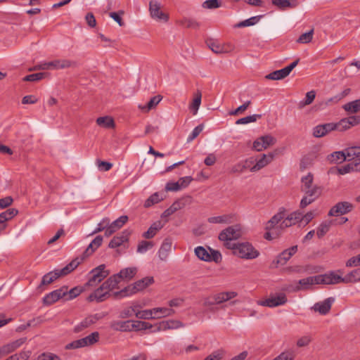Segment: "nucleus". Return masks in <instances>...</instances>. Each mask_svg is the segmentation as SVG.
Segmentation results:
<instances>
[{"instance_id":"obj_1","label":"nucleus","mask_w":360,"mask_h":360,"mask_svg":"<svg viewBox=\"0 0 360 360\" xmlns=\"http://www.w3.org/2000/svg\"><path fill=\"white\" fill-rule=\"evenodd\" d=\"M80 263L81 260L75 258L62 269H56L53 271L49 272L43 276L40 285L51 284L59 277L68 275L75 269Z\"/></svg>"},{"instance_id":"obj_2","label":"nucleus","mask_w":360,"mask_h":360,"mask_svg":"<svg viewBox=\"0 0 360 360\" xmlns=\"http://www.w3.org/2000/svg\"><path fill=\"white\" fill-rule=\"evenodd\" d=\"M154 283V278L152 276H147L140 279L133 284L129 285L120 291L114 293L115 297H126L136 294L142 291Z\"/></svg>"},{"instance_id":"obj_3","label":"nucleus","mask_w":360,"mask_h":360,"mask_svg":"<svg viewBox=\"0 0 360 360\" xmlns=\"http://www.w3.org/2000/svg\"><path fill=\"white\" fill-rule=\"evenodd\" d=\"M234 255L245 259H253L259 255V252L249 242L238 243Z\"/></svg>"},{"instance_id":"obj_4","label":"nucleus","mask_w":360,"mask_h":360,"mask_svg":"<svg viewBox=\"0 0 360 360\" xmlns=\"http://www.w3.org/2000/svg\"><path fill=\"white\" fill-rule=\"evenodd\" d=\"M77 63L69 60H54L48 63H41L37 65L30 70H59L70 67H75Z\"/></svg>"},{"instance_id":"obj_5","label":"nucleus","mask_w":360,"mask_h":360,"mask_svg":"<svg viewBox=\"0 0 360 360\" xmlns=\"http://www.w3.org/2000/svg\"><path fill=\"white\" fill-rule=\"evenodd\" d=\"M314 176L313 174L309 173L307 175L302 177L301 179V190L309 196H320L321 194L322 189L320 186L314 184Z\"/></svg>"},{"instance_id":"obj_6","label":"nucleus","mask_w":360,"mask_h":360,"mask_svg":"<svg viewBox=\"0 0 360 360\" xmlns=\"http://www.w3.org/2000/svg\"><path fill=\"white\" fill-rule=\"evenodd\" d=\"M89 274L91 277L85 286L95 287L110 274V271L105 269V264H101L92 269Z\"/></svg>"},{"instance_id":"obj_7","label":"nucleus","mask_w":360,"mask_h":360,"mask_svg":"<svg viewBox=\"0 0 360 360\" xmlns=\"http://www.w3.org/2000/svg\"><path fill=\"white\" fill-rule=\"evenodd\" d=\"M98 340L99 333L98 332H94L85 338L75 340L68 344L65 346V349H72L90 346L97 342Z\"/></svg>"},{"instance_id":"obj_8","label":"nucleus","mask_w":360,"mask_h":360,"mask_svg":"<svg viewBox=\"0 0 360 360\" xmlns=\"http://www.w3.org/2000/svg\"><path fill=\"white\" fill-rule=\"evenodd\" d=\"M243 235L240 225L236 224L227 227L219 234L220 240H234L240 238Z\"/></svg>"},{"instance_id":"obj_9","label":"nucleus","mask_w":360,"mask_h":360,"mask_svg":"<svg viewBox=\"0 0 360 360\" xmlns=\"http://www.w3.org/2000/svg\"><path fill=\"white\" fill-rule=\"evenodd\" d=\"M299 59L290 63L283 69L275 70L265 76L266 79L280 80L288 77L291 71L297 65Z\"/></svg>"},{"instance_id":"obj_10","label":"nucleus","mask_w":360,"mask_h":360,"mask_svg":"<svg viewBox=\"0 0 360 360\" xmlns=\"http://www.w3.org/2000/svg\"><path fill=\"white\" fill-rule=\"evenodd\" d=\"M149 11L152 18L158 21L167 22L169 16L161 11V4L156 0L149 2Z\"/></svg>"},{"instance_id":"obj_11","label":"nucleus","mask_w":360,"mask_h":360,"mask_svg":"<svg viewBox=\"0 0 360 360\" xmlns=\"http://www.w3.org/2000/svg\"><path fill=\"white\" fill-rule=\"evenodd\" d=\"M276 142V138L271 135L262 136L253 142L252 148L255 150L260 152L268 148L269 146H274Z\"/></svg>"},{"instance_id":"obj_12","label":"nucleus","mask_w":360,"mask_h":360,"mask_svg":"<svg viewBox=\"0 0 360 360\" xmlns=\"http://www.w3.org/2000/svg\"><path fill=\"white\" fill-rule=\"evenodd\" d=\"M318 278L319 284L335 285L344 283V278L333 271L325 274L318 275Z\"/></svg>"},{"instance_id":"obj_13","label":"nucleus","mask_w":360,"mask_h":360,"mask_svg":"<svg viewBox=\"0 0 360 360\" xmlns=\"http://www.w3.org/2000/svg\"><path fill=\"white\" fill-rule=\"evenodd\" d=\"M68 294V288L64 286L46 295L43 298L45 305H51Z\"/></svg>"},{"instance_id":"obj_14","label":"nucleus","mask_w":360,"mask_h":360,"mask_svg":"<svg viewBox=\"0 0 360 360\" xmlns=\"http://www.w3.org/2000/svg\"><path fill=\"white\" fill-rule=\"evenodd\" d=\"M287 301L286 295L284 293H279L274 296H271L265 300L259 301L258 304L268 307H276L285 304Z\"/></svg>"},{"instance_id":"obj_15","label":"nucleus","mask_w":360,"mask_h":360,"mask_svg":"<svg viewBox=\"0 0 360 360\" xmlns=\"http://www.w3.org/2000/svg\"><path fill=\"white\" fill-rule=\"evenodd\" d=\"M354 205L347 201L340 202L331 207L328 212V216H340L351 212Z\"/></svg>"},{"instance_id":"obj_16","label":"nucleus","mask_w":360,"mask_h":360,"mask_svg":"<svg viewBox=\"0 0 360 360\" xmlns=\"http://www.w3.org/2000/svg\"><path fill=\"white\" fill-rule=\"evenodd\" d=\"M26 341V338H20L18 340L11 342L0 347V358L3 356L7 355L18 348H19Z\"/></svg>"},{"instance_id":"obj_17","label":"nucleus","mask_w":360,"mask_h":360,"mask_svg":"<svg viewBox=\"0 0 360 360\" xmlns=\"http://www.w3.org/2000/svg\"><path fill=\"white\" fill-rule=\"evenodd\" d=\"M102 316L100 314L90 315L86 317L82 321L75 327V332L79 333L85 328L90 327L91 325L96 323Z\"/></svg>"},{"instance_id":"obj_18","label":"nucleus","mask_w":360,"mask_h":360,"mask_svg":"<svg viewBox=\"0 0 360 360\" xmlns=\"http://www.w3.org/2000/svg\"><path fill=\"white\" fill-rule=\"evenodd\" d=\"M102 242L103 237L101 236H96L83 252L82 257H77L79 260H81L82 262L85 258L91 255L101 245Z\"/></svg>"},{"instance_id":"obj_19","label":"nucleus","mask_w":360,"mask_h":360,"mask_svg":"<svg viewBox=\"0 0 360 360\" xmlns=\"http://www.w3.org/2000/svg\"><path fill=\"white\" fill-rule=\"evenodd\" d=\"M334 300L335 299L333 297H328L323 300V302L316 303L312 307V309L315 311H318L321 314L325 315L330 311L332 304L334 302Z\"/></svg>"},{"instance_id":"obj_20","label":"nucleus","mask_w":360,"mask_h":360,"mask_svg":"<svg viewBox=\"0 0 360 360\" xmlns=\"http://www.w3.org/2000/svg\"><path fill=\"white\" fill-rule=\"evenodd\" d=\"M333 127V122L317 125L313 129V136L316 138L323 137L329 132L334 131Z\"/></svg>"},{"instance_id":"obj_21","label":"nucleus","mask_w":360,"mask_h":360,"mask_svg":"<svg viewBox=\"0 0 360 360\" xmlns=\"http://www.w3.org/2000/svg\"><path fill=\"white\" fill-rule=\"evenodd\" d=\"M172 240L170 238H166L158 250V257L160 260H167L169 256V253L172 250Z\"/></svg>"},{"instance_id":"obj_22","label":"nucleus","mask_w":360,"mask_h":360,"mask_svg":"<svg viewBox=\"0 0 360 360\" xmlns=\"http://www.w3.org/2000/svg\"><path fill=\"white\" fill-rule=\"evenodd\" d=\"M297 251V246L294 245L291 248L283 250L277 257L276 264L284 265L290 259V257Z\"/></svg>"},{"instance_id":"obj_23","label":"nucleus","mask_w":360,"mask_h":360,"mask_svg":"<svg viewBox=\"0 0 360 360\" xmlns=\"http://www.w3.org/2000/svg\"><path fill=\"white\" fill-rule=\"evenodd\" d=\"M274 158V154L272 153H269L268 155L263 154L262 158L256 162V163L251 168L252 172H255L261 169L264 168L265 166L269 165Z\"/></svg>"},{"instance_id":"obj_24","label":"nucleus","mask_w":360,"mask_h":360,"mask_svg":"<svg viewBox=\"0 0 360 360\" xmlns=\"http://www.w3.org/2000/svg\"><path fill=\"white\" fill-rule=\"evenodd\" d=\"M138 269L136 266L127 267L122 269L116 274L120 281H129L131 280L137 274Z\"/></svg>"},{"instance_id":"obj_25","label":"nucleus","mask_w":360,"mask_h":360,"mask_svg":"<svg viewBox=\"0 0 360 360\" xmlns=\"http://www.w3.org/2000/svg\"><path fill=\"white\" fill-rule=\"evenodd\" d=\"M299 285H297L294 290L298 291L302 289L307 290L314 284H319L318 275L314 276H309L303 279H300L298 282Z\"/></svg>"},{"instance_id":"obj_26","label":"nucleus","mask_w":360,"mask_h":360,"mask_svg":"<svg viewBox=\"0 0 360 360\" xmlns=\"http://www.w3.org/2000/svg\"><path fill=\"white\" fill-rule=\"evenodd\" d=\"M109 292L100 286L94 292L89 295L87 300L89 302L96 301L97 302H103L105 300Z\"/></svg>"},{"instance_id":"obj_27","label":"nucleus","mask_w":360,"mask_h":360,"mask_svg":"<svg viewBox=\"0 0 360 360\" xmlns=\"http://www.w3.org/2000/svg\"><path fill=\"white\" fill-rule=\"evenodd\" d=\"M164 224L161 221H156L149 227L147 231L144 232L142 236L144 238L150 239L153 238L157 233L162 229Z\"/></svg>"},{"instance_id":"obj_28","label":"nucleus","mask_w":360,"mask_h":360,"mask_svg":"<svg viewBox=\"0 0 360 360\" xmlns=\"http://www.w3.org/2000/svg\"><path fill=\"white\" fill-rule=\"evenodd\" d=\"M129 235V233L127 231H124L122 232L119 236L113 237V238L109 243V248H115L120 246L128 240Z\"/></svg>"},{"instance_id":"obj_29","label":"nucleus","mask_w":360,"mask_h":360,"mask_svg":"<svg viewBox=\"0 0 360 360\" xmlns=\"http://www.w3.org/2000/svg\"><path fill=\"white\" fill-rule=\"evenodd\" d=\"M214 295V299L217 304H220L224 302L229 301L238 295L234 291L221 292Z\"/></svg>"},{"instance_id":"obj_30","label":"nucleus","mask_w":360,"mask_h":360,"mask_svg":"<svg viewBox=\"0 0 360 360\" xmlns=\"http://www.w3.org/2000/svg\"><path fill=\"white\" fill-rule=\"evenodd\" d=\"M175 314V311L172 308L156 307L153 308V318L155 319H162L167 316H172Z\"/></svg>"},{"instance_id":"obj_31","label":"nucleus","mask_w":360,"mask_h":360,"mask_svg":"<svg viewBox=\"0 0 360 360\" xmlns=\"http://www.w3.org/2000/svg\"><path fill=\"white\" fill-rule=\"evenodd\" d=\"M285 214L284 212L281 211L273 216L271 219L266 223V229H275L278 230V224L284 219Z\"/></svg>"},{"instance_id":"obj_32","label":"nucleus","mask_w":360,"mask_h":360,"mask_svg":"<svg viewBox=\"0 0 360 360\" xmlns=\"http://www.w3.org/2000/svg\"><path fill=\"white\" fill-rule=\"evenodd\" d=\"M162 96H155L150 99L147 105H139V108L143 112H148L150 110L155 108L158 105V103L162 101Z\"/></svg>"},{"instance_id":"obj_33","label":"nucleus","mask_w":360,"mask_h":360,"mask_svg":"<svg viewBox=\"0 0 360 360\" xmlns=\"http://www.w3.org/2000/svg\"><path fill=\"white\" fill-rule=\"evenodd\" d=\"M110 328L118 331H131V321H114L110 323Z\"/></svg>"},{"instance_id":"obj_34","label":"nucleus","mask_w":360,"mask_h":360,"mask_svg":"<svg viewBox=\"0 0 360 360\" xmlns=\"http://www.w3.org/2000/svg\"><path fill=\"white\" fill-rule=\"evenodd\" d=\"M233 216L232 214H223L220 216L211 217L207 219V221L211 224H230L233 221Z\"/></svg>"},{"instance_id":"obj_35","label":"nucleus","mask_w":360,"mask_h":360,"mask_svg":"<svg viewBox=\"0 0 360 360\" xmlns=\"http://www.w3.org/2000/svg\"><path fill=\"white\" fill-rule=\"evenodd\" d=\"M120 282V279L118 278L117 274H114L113 276L108 278L103 284L101 285L102 288H103L105 290H107L108 292L116 288L117 286V284Z\"/></svg>"},{"instance_id":"obj_36","label":"nucleus","mask_w":360,"mask_h":360,"mask_svg":"<svg viewBox=\"0 0 360 360\" xmlns=\"http://www.w3.org/2000/svg\"><path fill=\"white\" fill-rule=\"evenodd\" d=\"M193 199L191 196L187 195L176 200L171 206L175 212L184 208L186 205H191Z\"/></svg>"},{"instance_id":"obj_37","label":"nucleus","mask_w":360,"mask_h":360,"mask_svg":"<svg viewBox=\"0 0 360 360\" xmlns=\"http://www.w3.org/2000/svg\"><path fill=\"white\" fill-rule=\"evenodd\" d=\"M184 323L179 320H168L161 323L160 327L158 330H169V329H177L184 327Z\"/></svg>"},{"instance_id":"obj_38","label":"nucleus","mask_w":360,"mask_h":360,"mask_svg":"<svg viewBox=\"0 0 360 360\" xmlns=\"http://www.w3.org/2000/svg\"><path fill=\"white\" fill-rule=\"evenodd\" d=\"M96 124L104 128L112 129L115 127V122L111 117H100L96 119Z\"/></svg>"},{"instance_id":"obj_39","label":"nucleus","mask_w":360,"mask_h":360,"mask_svg":"<svg viewBox=\"0 0 360 360\" xmlns=\"http://www.w3.org/2000/svg\"><path fill=\"white\" fill-rule=\"evenodd\" d=\"M165 198L164 193H155L153 195H151L146 201L144 203L145 207H150L152 205L162 201Z\"/></svg>"},{"instance_id":"obj_40","label":"nucleus","mask_w":360,"mask_h":360,"mask_svg":"<svg viewBox=\"0 0 360 360\" xmlns=\"http://www.w3.org/2000/svg\"><path fill=\"white\" fill-rule=\"evenodd\" d=\"M343 278L344 283H356L360 281V269H356L350 271Z\"/></svg>"},{"instance_id":"obj_41","label":"nucleus","mask_w":360,"mask_h":360,"mask_svg":"<svg viewBox=\"0 0 360 360\" xmlns=\"http://www.w3.org/2000/svg\"><path fill=\"white\" fill-rule=\"evenodd\" d=\"M153 326L148 322L141 321H131V331L150 329Z\"/></svg>"},{"instance_id":"obj_42","label":"nucleus","mask_w":360,"mask_h":360,"mask_svg":"<svg viewBox=\"0 0 360 360\" xmlns=\"http://www.w3.org/2000/svg\"><path fill=\"white\" fill-rule=\"evenodd\" d=\"M202 94L200 91H197L195 97L191 103L189 108L192 110L193 115H196L201 103Z\"/></svg>"},{"instance_id":"obj_43","label":"nucleus","mask_w":360,"mask_h":360,"mask_svg":"<svg viewBox=\"0 0 360 360\" xmlns=\"http://www.w3.org/2000/svg\"><path fill=\"white\" fill-rule=\"evenodd\" d=\"M194 252L196 257L200 260L210 262V253L205 248L198 246L195 248Z\"/></svg>"},{"instance_id":"obj_44","label":"nucleus","mask_w":360,"mask_h":360,"mask_svg":"<svg viewBox=\"0 0 360 360\" xmlns=\"http://www.w3.org/2000/svg\"><path fill=\"white\" fill-rule=\"evenodd\" d=\"M18 213V210L15 208H10L0 214V224H3L6 221L12 219Z\"/></svg>"},{"instance_id":"obj_45","label":"nucleus","mask_w":360,"mask_h":360,"mask_svg":"<svg viewBox=\"0 0 360 360\" xmlns=\"http://www.w3.org/2000/svg\"><path fill=\"white\" fill-rule=\"evenodd\" d=\"M343 108L350 113H356L360 111V99L346 103L343 105Z\"/></svg>"},{"instance_id":"obj_46","label":"nucleus","mask_w":360,"mask_h":360,"mask_svg":"<svg viewBox=\"0 0 360 360\" xmlns=\"http://www.w3.org/2000/svg\"><path fill=\"white\" fill-rule=\"evenodd\" d=\"M260 18H261L260 15L251 17L247 20H245L243 21L238 22V24H236L235 25V27L239 28V27L252 26L259 22Z\"/></svg>"},{"instance_id":"obj_47","label":"nucleus","mask_w":360,"mask_h":360,"mask_svg":"<svg viewBox=\"0 0 360 360\" xmlns=\"http://www.w3.org/2000/svg\"><path fill=\"white\" fill-rule=\"evenodd\" d=\"M347 159L351 160L360 156V146H352L345 150Z\"/></svg>"},{"instance_id":"obj_48","label":"nucleus","mask_w":360,"mask_h":360,"mask_svg":"<svg viewBox=\"0 0 360 360\" xmlns=\"http://www.w3.org/2000/svg\"><path fill=\"white\" fill-rule=\"evenodd\" d=\"M314 35V29L302 34L296 40L299 44H308L311 41Z\"/></svg>"},{"instance_id":"obj_49","label":"nucleus","mask_w":360,"mask_h":360,"mask_svg":"<svg viewBox=\"0 0 360 360\" xmlns=\"http://www.w3.org/2000/svg\"><path fill=\"white\" fill-rule=\"evenodd\" d=\"M315 97H316L315 91L312 90V91H308L306 94L304 100L302 101L299 103V108H302L306 105H310L314 101Z\"/></svg>"},{"instance_id":"obj_50","label":"nucleus","mask_w":360,"mask_h":360,"mask_svg":"<svg viewBox=\"0 0 360 360\" xmlns=\"http://www.w3.org/2000/svg\"><path fill=\"white\" fill-rule=\"evenodd\" d=\"M296 353L292 349H288L283 352L273 360H294Z\"/></svg>"},{"instance_id":"obj_51","label":"nucleus","mask_w":360,"mask_h":360,"mask_svg":"<svg viewBox=\"0 0 360 360\" xmlns=\"http://www.w3.org/2000/svg\"><path fill=\"white\" fill-rule=\"evenodd\" d=\"M330 226L331 221H326L322 222L317 229V236L319 238H322L330 230Z\"/></svg>"},{"instance_id":"obj_52","label":"nucleus","mask_w":360,"mask_h":360,"mask_svg":"<svg viewBox=\"0 0 360 360\" xmlns=\"http://www.w3.org/2000/svg\"><path fill=\"white\" fill-rule=\"evenodd\" d=\"M153 246L154 243L153 241L141 240L137 246V252L141 254L145 253Z\"/></svg>"},{"instance_id":"obj_53","label":"nucleus","mask_w":360,"mask_h":360,"mask_svg":"<svg viewBox=\"0 0 360 360\" xmlns=\"http://www.w3.org/2000/svg\"><path fill=\"white\" fill-rule=\"evenodd\" d=\"M261 117H262L261 115H257V114L247 116V117L238 119L236 122V124H248L250 122H255L257 120V119L261 118Z\"/></svg>"},{"instance_id":"obj_54","label":"nucleus","mask_w":360,"mask_h":360,"mask_svg":"<svg viewBox=\"0 0 360 360\" xmlns=\"http://www.w3.org/2000/svg\"><path fill=\"white\" fill-rule=\"evenodd\" d=\"M128 221V217L126 215L121 216L113 222H110V226L116 231L120 229Z\"/></svg>"},{"instance_id":"obj_55","label":"nucleus","mask_w":360,"mask_h":360,"mask_svg":"<svg viewBox=\"0 0 360 360\" xmlns=\"http://www.w3.org/2000/svg\"><path fill=\"white\" fill-rule=\"evenodd\" d=\"M226 354L224 349H219L208 355L204 360H221Z\"/></svg>"},{"instance_id":"obj_56","label":"nucleus","mask_w":360,"mask_h":360,"mask_svg":"<svg viewBox=\"0 0 360 360\" xmlns=\"http://www.w3.org/2000/svg\"><path fill=\"white\" fill-rule=\"evenodd\" d=\"M272 4L280 9L296 6V4H292L290 0H272Z\"/></svg>"},{"instance_id":"obj_57","label":"nucleus","mask_w":360,"mask_h":360,"mask_svg":"<svg viewBox=\"0 0 360 360\" xmlns=\"http://www.w3.org/2000/svg\"><path fill=\"white\" fill-rule=\"evenodd\" d=\"M179 23L181 25L187 28L198 29L199 27V23L196 20L191 18H184Z\"/></svg>"},{"instance_id":"obj_58","label":"nucleus","mask_w":360,"mask_h":360,"mask_svg":"<svg viewBox=\"0 0 360 360\" xmlns=\"http://www.w3.org/2000/svg\"><path fill=\"white\" fill-rule=\"evenodd\" d=\"M208 48L217 55L229 53L232 51L231 46H208Z\"/></svg>"},{"instance_id":"obj_59","label":"nucleus","mask_w":360,"mask_h":360,"mask_svg":"<svg viewBox=\"0 0 360 360\" xmlns=\"http://www.w3.org/2000/svg\"><path fill=\"white\" fill-rule=\"evenodd\" d=\"M334 131L338 130L340 131H343L347 129H350L349 124L346 118L342 119L340 122L337 123H333Z\"/></svg>"},{"instance_id":"obj_60","label":"nucleus","mask_w":360,"mask_h":360,"mask_svg":"<svg viewBox=\"0 0 360 360\" xmlns=\"http://www.w3.org/2000/svg\"><path fill=\"white\" fill-rule=\"evenodd\" d=\"M153 309L139 311L136 313V318L141 319H153Z\"/></svg>"},{"instance_id":"obj_61","label":"nucleus","mask_w":360,"mask_h":360,"mask_svg":"<svg viewBox=\"0 0 360 360\" xmlns=\"http://www.w3.org/2000/svg\"><path fill=\"white\" fill-rule=\"evenodd\" d=\"M221 3L219 0H206L202 3V8L206 9H214L219 8Z\"/></svg>"},{"instance_id":"obj_62","label":"nucleus","mask_w":360,"mask_h":360,"mask_svg":"<svg viewBox=\"0 0 360 360\" xmlns=\"http://www.w3.org/2000/svg\"><path fill=\"white\" fill-rule=\"evenodd\" d=\"M46 75L47 74L45 72H38V73L31 74V75H27L26 77H25L23 78V80L26 81V82L39 81V80L42 79L44 77H46Z\"/></svg>"},{"instance_id":"obj_63","label":"nucleus","mask_w":360,"mask_h":360,"mask_svg":"<svg viewBox=\"0 0 360 360\" xmlns=\"http://www.w3.org/2000/svg\"><path fill=\"white\" fill-rule=\"evenodd\" d=\"M338 173L342 175L352 172H356V170H354V165L353 162L338 167Z\"/></svg>"},{"instance_id":"obj_64","label":"nucleus","mask_w":360,"mask_h":360,"mask_svg":"<svg viewBox=\"0 0 360 360\" xmlns=\"http://www.w3.org/2000/svg\"><path fill=\"white\" fill-rule=\"evenodd\" d=\"M37 360H61L59 356L52 353H43L38 356Z\"/></svg>"}]
</instances>
